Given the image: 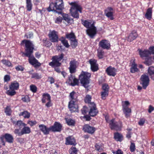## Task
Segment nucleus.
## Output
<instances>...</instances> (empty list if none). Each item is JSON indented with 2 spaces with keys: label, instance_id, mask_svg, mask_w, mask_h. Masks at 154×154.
<instances>
[{
  "label": "nucleus",
  "instance_id": "obj_53",
  "mask_svg": "<svg viewBox=\"0 0 154 154\" xmlns=\"http://www.w3.org/2000/svg\"><path fill=\"white\" fill-rule=\"evenodd\" d=\"M22 99L23 101L26 102H29L30 100L29 97L27 95L23 97Z\"/></svg>",
  "mask_w": 154,
  "mask_h": 154
},
{
  "label": "nucleus",
  "instance_id": "obj_25",
  "mask_svg": "<svg viewBox=\"0 0 154 154\" xmlns=\"http://www.w3.org/2000/svg\"><path fill=\"white\" fill-rule=\"evenodd\" d=\"M66 144L67 145H75L76 144V143L74 137H69L66 138Z\"/></svg>",
  "mask_w": 154,
  "mask_h": 154
},
{
  "label": "nucleus",
  "instance_id": "obj_43",
  "mask_svg": "<svg viewBox=\"0 0 154 154\" xmlns=\"http://www.w3.org/2000/svg\"><path fill=\"white\" fill-rule=\"evenodd\" d=\"M122 108H128L130 105V103L128 101H122Z\"/></svg>",
  "mask_w": 154,
  "mask_h": 154
},
{
  "label": "nucleus",
  "instance_id": "obj_7",
  "mask_svg": "<svg viewBox=\"0 0 154 154\" xmlns=\"http://www.w3.org/2000/svg\"><path fill=\"white\" fill-rule=\"evenodd\" d=\"M64 54H61L58 56H56L52 58V61L49 63L50 66L52 67L59 66L61 63L59 61H61L63 58Z\"/></svg>",
  "mask_w": 154,
  "mask_h": 154
},
{
  "label": "nucleus",
  "instance_id": "obj_61",
  "mask_svg": "<svg viewBox=\"0 0 154 154\" xmlns=\"http://www.w3.org/2000/svg\"><path fill=\"white\" fill-rule=\"evenodd\" d=\"M154 110V107L151 105H149L148 109V112L149 113H151L152 111Z\"/></svg>",
  "mask_w": 154,
  "mask_h": 154
},
{
  "label": "nucleus",
  "instance_id": "obj_27",
  "mask_svg": "<svg viewBox=\"0 0 154 154\" xmlns=\"http://www.w3.org/2000/svg\"><path fill=\"white\" fill-rule=\"evenodd\" d=\"M138 51L140 56L142 58L147 57L149 55L148 50L139 49Z\"/></svg>",
  "mask_w": 154,
  "mask_h": 154
},
{
  "label": "nucleus",
  "instance_id": "obj_64",
  "mask_svg": "<svg viewBox=\"0 0 154 154\" xmlns=\"http://www.w3.org/2000/svg\"><path fill=\"white\" fill-rule=\"evenodd\" d=\"M33 35V34L32 33H29L26 34L25 36L27 38H30L32 37Z\"/></svg>",
  "mask_w": 154,
  "mask_h": 154
},
{
  "label": "nucleus",
  "instance_id": "obj_35",
  "mask_svg": "<svg viewBox=\"0 0 154 154\" xmlns=\"http://www.w3.org/2000/svg\"><path fill=\"white\" fill-rule=\"evenodd\" d=\"M77 94L75 92L72 91L70 94V100L77 101Z\"/></svg>",
  "mask_w": 154,
  "mask_h": 154
},
{
  "label": "nucleus",
  "instance_id": "obj_47",
  "mask_svg": "<svg viewBox=\"0 0 154 154\" xmlns=\"http://www.w3.org/2000/svg\"><path fill=\"white\" fill-rule=\"evenodd\" d=\"M104 54V52L102 50L98 51L97 55L99 58L102 59L103 58Z\"/></svg>",
  "mask_w": 154,
  "mask_h": 154
},
{
  "label": "nucleus",
  "instance_id": "obj_37",
  "mask_svg": "<svg viewBox=\"0 0 154 154\" xmlns=\"http://www.w3.org/2000/svg\"><path fill=\"white\" fill-rule=\"evenodd\" d=\"M66 38L70 40L74 39L75 38V36L74 33L71 32L69 33H67L66 34Z\"/></svg>",
  "mask_w": 154,
  "mask_h": 154
},
{
  "label": "nucleus",
  "instance_id": "obj_32",
  "mask_svg": "<svg viewBox=\"0 0 154 154\" xmlns=\"http://www.w3.org/2000/svg\"><path fill=\"white\" fill-rule=\"evenodd\" d=\"M114 137L115 139L117 141H121L123 140L122 135L118 133H116L114 134Z\"/></svg>",
  "mask_w": 154,
  "mask_h": 154
},
{
  "label": "nucleus",
  "instance_id": "obj_29",
  "mask_svg": "<svg viewBox=\"0 0 154 154\" xmlns=\"http://www.w3.org/2000/svg\"><path fill=\"white\" fill-rule=\"evenodd\" d=\"M19 87L18 83L16 81H14L11 83L10 86V90H16L18 89Z\"/></svg>",
  "mask_w": 154,
  "mask_h": 154
},
{
  "label": "nucleus",
  "instance_id": "obj_54",
  "mask_svg": "<svg viewBox=\"0 0 154 154\" xmlns=\"http://www.w3.org/2000/svg\"><path fill=\"white\" fill-rule=\"evenodd\" d=\"M27 124H29L30 126L32 127L37 124V122L35 121L29 120L27 122Z\"/></svg>",
  "mask_w": 154,
  "mask_h": 154
},
{
  "label": "nucleus",
  "instance_id": "obj_30",
  "mask_svg": "<svg viewBox=\"0 0 154 154\" xmlns=\"http://www.w3.org/2000/svg\"><path fill=\"white\" fill-rule=\"evenodd\" d=\"M42 96V101L43 103H45L47 101L51 100V97L50 95L48 93L43 94Z\"/></svg>",
  "mask_w": 154,
  "mask_h": 154
},
{
  "label": "nucleus",
  "instance_id": "obj_24",
  "mask_svg": "<svg viewBox=\"0 0 154 154\" xmlns=\"http://www.w3.org/2000/svg\"><path fill=\"white\" fill-rule=\"evenodd\" d=\"M58 14H62L63 20L68 23H71L73 22V19L70 18L68 14L62 13L61 12H59Z\"/></svg>",
  "mask_w": 154,
  "mask_h": 154
},
{
  "label": "nucleus",
  "instance_id": "obj_44",
  "mask_svg": "<svg viewBox=\"0 0 154 154\" xmlns=\"http://www.w3.org/2000/svg\"><path fill=\"white\" fill-rule=\"evenodd\" d=\"M91 97L89 95H87L86 97L85 98V101L86 103H89V105L90 103H91Z\"/></svg>",
  "mask_w": 154,
  "mask_h": 154
},
{
  "label": "nucleus",
  "instance_id": "obj_15",
  "mask_svg": "<svg viewBox=\"0 0 154 154\" xmlns=\"http://www.w3.org/2000/svg\"><path fill=\"white\" fill-rule=\"evenodd\" d=\"M66 83L70 85L74 86L78 85L79 81L75 78L74 76L70 75L68 79L66 81Z\"/></svg>",
  "mask_w": 154,
  "mask_h": 154
},
{
  "label": "nucleus",
  "instance_id": "obj_62",
  "mask_svg": "<svg viewBox=\"0 0 154 154\" xmlns=\"http://www.w3.org/2000/svg\"><path fill=\"white\" fill-rule=\"evenodd\" d=\"M16 69L17 71H23L24 70V68L21 66H17Z\"/></svg>",
  "mask_w": 154,
  "mask_h": 154
},
{
  "label": "nucleus",
  "instance_id": "obj_4",
  "mask_svg": "<svg viewBox=\"0 0 154 154\" xmlns=\"http://www.w3.org/2000/svg\"><path fill=\"white\" fill-rule=\"evenodd\" d=\"M25 44L26 48L25 50L26 53L24 54L25 55L29 54H32L34 48V45L31 42L26 40H24L22 41V44Z\"/></svg>",
  "mask_w": 154,
  "mask_h": 154
},
{
  "label": "nucleus",
  "instance_id": "obj_18",
  "mask_svg": "<svg viewBox=\"0 0 154 154\" xmlns=\"http://www.w3.org/2000/svg\"><path fill=\"white\" fill-rule=\"evenodd\" d=\"M106 72L108 75L114 77L116 74L117 69L114 67L109 66L106 69Z\"/></svg>",
  "mask_w": 154,
  "mask_h": 154
},
{
  "label": "nucleus",
  "instance_id": "obj_57",
  "mask_svg": "<svg viewBox=\"0 0 154 154\" xmlns=\"http://www.w3.org/2000/svg\"><path fill=\"white\" fill-rule=\"evenodd\" d=\"M130 151L131 152H134L135 149V144L134 143H131L130 148Z\"/></svg>",
  "mask_w": 154,
  "mask_h": 154
},
{
  "label": "nucleus",
  "instance_id": "obj_48",
  "mask_svg": "<svg viewBox=\"0 0 154 154\" xmlns=\"http://www.w3.org/2000/svg\"><path fill=\"white\" fill-rule=\"evenodd\" d=\"M148 72L150 75L154 74V67L151 66L149 67L148 69Z\"/></svg>",
  "mask_w": 154,
  "mask_h": 154
},
{
  "label": "nucleus",
  "instance_id": "obj_33",
  "mask_svg": "<svg viewBox=\"0 0 154 154\" xmlns=\"http://www.w3.org/2000/svg\"><path fill=\"white\" fill-rule=\"evenodd\" d=\"M30 113L27 111H24L20 113L19 114L20 116H22L25 119H28L30 116Z\"/></svg>",
  "mask_w": 154,
  "mask_h": 154
},
{
  "label": "nucleus",
  "instance_id": "obj_9",
  "mask_svg": "<svg viewBox=\"0 0 154 154\" xmlns=\"http://www.w3.org/2000/svg\"><path fill=\"white\" fill-rule=\"evenodd\" d=\"M25 56L29 57V63L32 65L34 66L35 67L39 66L41 65L40 63L38 62L36 60L32 54H28Z\"/></svg>",
  "mask_w": 154,
  "mask_h": 154
},
{
  "label": "nucleus",
  "instance_id": "obj_6",
  "mask_svg": "<svg viewBox=\"0 0 154 154\" xmlns=\"http://www.w3.org/2000/svg\"><path fill=\"white\" fill-rule=\"evenodd\" d=\"M105 119L106 122L109 123L112 129H115L117 131L121 130L122 126L121 122H116L115 121L114 119H113L111 121H109L108 117L107 116L105 117Z\"/></svg>",
  "mask_w": 154,
  "mask_h": 154
},
{
  "label": "nucleus",
  "instance_id": "obj_58",
  "mask_svg": "<svg viewBox=\"0 0 154 154\" xmlns=\"http://www.w3.org/2000/svg\"><path fill=\"white\" fill-rule=\"evenodd\" d=\"M31 77L32 78H35L36 79H39L41 78L40 76L36 73L32 74Z\"/></svg>",
  "mask_w": 154,
  "mask_h": 154
},
{
  "label": "nucleus",
  "instance_id": "obj_51",
  "mask_svg": "<svg viewBox=\"0 0 154 154\" xmlns=\"http://www.w3.org/2000/svg\"><path fill=\"white\" fill-rule=\"evenodd\" d=\"M3 64L8 66H11V63L9 61L5 60H3L2 61Z\"/></svg>",
  "mask_w": 154,
  "mask_h": 154
},
{
  "label": "nucleus",
  "instance_id": "obj_41",
  "mask_svg": "<svg viewBox=\"0 0 154 154\" xmlns=\"http://www.w3.org/2000/svg\"><path fill=\"white\" fill-rule=\"evenodd\" d=\"M12 111L11 110L10 107L9 106H7L5 108V112L6 115L8 116L11 115Z\"/></svg>",
  "mask_w": 154,
  "mask_h": 154
},
{
  "label": "nucleus",
  "instance_id": "obj_13",
  "mask_svg": "<svg viewBox=\"0 0 154 154\" xmlns=\"http://www.w3.org/2000/svg\"><path fill=\"white\" fill-rule=\"evenodd\" d=\"M89 106L90 108V111L89 112V115L92 116L96 115L98 113V111L96 107L95 104L94 103H90Z\"/></svg>",
  "mask_w": 154,
  "mask_h": 154
},
{
  "label": "nucleus",
  "instance_id": "obj_56",
  "mask_svg": "<svg viewBox=\"0 0 154 154\" xmlns=\"http://www.w3.org/2000/svg\"><path fill=\"white\" fill-rule=\"evenodd\" d=\"M4 79L5 82H7L10 81V77L8 75H6L4 77Z\"/></svg>",
  "mask_w": 154,
  "mask_h": 154
},
{
  "label": "nucleus",
  "instance_id": "obj_28",
  "mask_svg": "<svg viewBox=\"0 0 154 154\" xmlns=\"http://www.w3.org/2000/svg\"><path fill=\"white\" fill-rule=\"evenodd\" d=\"M130 72L132 73H134L138 71V69L137 68V65L135 63L134 60L131 65V67L130 69Z\"/></svg>",
  "mask_w": 154,
  "mask_h": 154
},
{
  "label": "nucleus",
  "instance_id": "obj_36",
  "mask_svg": "<svg viewBox=\"0 0 154 154\" xmlns=\"http://www.w3.org/2000/svg\"><path fill=\"white\" fill-rule=\"evenodd\" d=\"M26 8L28 11H30L32 9V5L31 3V0H26Z\"/></svg>",
  "mask_w": 154,
  "mask_h": 154
},
{
  "label": "nucleus",
  "instance_id": "obj_34",
  "mask_svg": "<svg viewBox=\"0 0 154 154\" xmlns=\"http://www.w3.org/2000/svg\"><path fill=\"white\" fill-rule=\"evenodd\" d=\"M152 9L151 8H149L145 15V17L148 19L150 20L152 17Z\"/></svg>",
  "mask_w": 154,
  "mask_h": 154
},
{
  "label": "nucleus",
  "instance_id": "obj_49",
  "mask_svg": "<svg viewBox=\"0 0 154 154\" xmlns=\"http://www.w3.org/2000/svg\"><path fill=\"white\" fill-rule=\"evenodd\" d=\"M30 90L33 93H35L37 91V88L34 85H32L30 86Z\"/></svg>",
  "mask_w": 154,
  "mask_h": 154
},
{
  "label": "nucleus",
  "instance_id": "obj_50",
  "mask_svg": "<svg viewBox=\"0 0 154 154\" xmlns=\"http://www.w3.org/2000/svg\"><path fill=\"white\" fill-rule=\"evenodd\" d=\"M61 41L62 43L65 47L66 48L69 47V45L68 42L66 40L63 38V39L61 40Z\"/></svg>",
  "mask_w": 154,
  "mask_h": 154
},
{
  "label": "nucleus",
  "instance_id": "obj_60",
  "mask_svg": "<svg viewBox=\"0 0 154 154\" xmlns=\"http://www.w3.org/2000/svg\"><path fill=\"white\" fill-rule=\"evenodd\" d=\"M112 152L113 154H123V152L120 149H119L116 152L113 151Z\"/></svg>",
  "mask_w": 154,
  "mask_h": 154
},
{
  "label": "nucleus",
  "instance_id": "obj_42",
  "mask_svg": "<svg viewBox=\"0 0 154 154\" xmlns=\"http://www.w3.org/2000/svg\"><path fill=\"white\" fill-rule=\"evenodd\" d=\"M109 91H102L101 92V98L103 99H105L106 97H107Z\"/></svg>",
  "mask_w": 154,
  "mask_h": 154
},
{
  "label": "nucleus",
  "instance_id": "obj_26",
  "mask_svg": "<svg viewBox=\"0 0 154 154\" xmlns=\"http://www.w3.org/2000/svg\"><path fill=\"white\" fill-rule=\"evenodd\" d=\"M137 36L138 35L136 32L135 31H133L129 35L128 38V40L130 42H131L135 39Z\"/></svg>",
  "mask_w": 154,
  "mask_h": 154
},
{
  "label": "nucleus",
  "instance_id": "obj_2",
  "mask_svg": "<svg viewBox=\"0 0 154 154\" xmlns=\"http://www.w3.org/2000/svg\"><path fill=\"white\" fill-rule=\"evenodd\" d=\"M82 24L86 28L87 34L91 38H93L96 33V28L94 25V22L90 20H85L82 21Z\"/></svg>",
  "mask_w": 154,
  "mask_h": 154
},
{
  "label": "nucleus",
  "instance_id": "obj_17",
  "mask_svg": "<svg viewBox=\"0 0 154 154\" xmlns=\"http://www.w3.org/2000/svg\"><path fill=\"white\" fill-rule=\"evenodd\" d=\"M99 45L102 48L106 50L109 49L110 47L109 42L106 40H101L99 43Z\"/></svg>",
  "mask_w": 154,
  "mask_h": 154
},
{
  "label": "nucleus",
  "instance_id": "obj_55",
  "mask_svg": "<svg viewBox=\"0 0 154 154\" xmlns=\"http://www.w3.org/2000/svg\"><path fill=\"white\" fill-rule=\"evenodd\" d=\"M151 59L150 57L148 58V60H146L144 62V63L148 66L150 65L152 63Z\"/></svg>",
  "mask_w": 154,
  "mask_h": 154
},
{
  "label": "nucleus",
  "instance_id": "obj_14",
  "mask_svg": "<svg viewBox=\"0 0 154 154\" xmlns=\"http://www.w3.org/2000/svg\"><path fill=\"white\" fill-rule=\"evenodd\" d=\"M77 101L70 100L68 107L71 112H77L78 106L76 103Z\"/></svg>",
  "mask_w": 154,
  "mask_h": 154
},
{
  "label": "nucleus",
  "instance_id": "obj_8",
  "mask_svg": "<svg viewBox=\"0 0 154 154\" xmlns=\"http://www.w3.org/2000/svg\"><path fill=\"white\" fill-rule=\"evenodd\" d=\"M149 79L148 76L145 75H142L140 78V83L143 88L145 89L149 83Z\"/></svg>",
  "mask_w": 154,
  "mask_h": 154
},
{
  "label": "nucleus",
  "instance_id": "obj_22",
  "mask_svg": "<svg viewBox=\"0 0 154 154\" xmlns=\"http://www.w3.org/2000/svg\"><path fill=\"white\" fill-rule=\"evenodd\" d=\"M38 127L40 130L45 135L48 134L49 132L51 131L50 127L49 128H48L43 124L39 125Z\"/></svg>",
  "mask_w": 154,
  "mask_h": 154
},
{
  "label": "nucleus",
  "instance_id": "obj_59",
  "mask_svg": "<svg viewBox=\"0 0 154 154\" xmlns=\"http://www.w3.org/2000/svg\"><path fill=\"white\" fill-rule=\"evenodd\" d=\"M148 51L149 52V55L154 54V47L151 46L150 47Z\"/></svg>",
  "mask_w": 154,
  "mask_h": 154
},
{
  "label": "nucleus",
  "instance_id": "obj_31",
  "mask_svg": "<svg viewBox=\"0 0 154 154\" xmlns=\"http://www.w3.org/2000/svg\"><path fill=\"white\" fill-rule=\"evenodd\" d=\"M123 111L126 118L129 117L131 115V109L129 108H123Z\"/></svg>",
  "mask_w": 154,
  "mask_h": 154
},
{
  "label": "nucleus",
  "instance_id": "obj_16",
  "mask_svg": "<svg viewBox=\"0 0 154 154\" xmlns=\"http://www.w3.org/2000/svg\"><path fill=\"white\" fill-rule=\"evenodd\" d=\"M62 125L58 122H55L54 125L50 127L51 131L53 132H60L61 130Z\"/></svg>",
  "mask_w": 154,
  "mask_h": 154
},
{
  "label": "nucleus",
  "instance_id": "obj_52",
  "mask_svg": "<svg viewBox=\"0 0 154 154\" xmlns=\"http://www.w3.org/2000/svg\"><path fill=\"white\" fill-rule=\"evenodd\" d=\"M14 90H8L7 91V94L11 96H13L16 94V92Z\"/></svg>",
  "mask_w": 154,
  "mask_h": 154
},
{
  "label": "nucleus",
  "instance_id": "obj_5",
  "mask_svg": "<svg viewBox=\"0 0 154 154\" xmlns=\"http://www.w3.org/2000/svg\"><path fill=\"white\" fill-rule=\"evenodd\" d=\"M91 76L90 73L83 71H82L80 75L79 79H80L81 82L85 87L89 83V79Z\"/></svg>",
  "mask_w": 154,
  "mask_h": 154
},
{
  "label": "nucleus",
  "instance_id": "obj_39",
  "mask_svg": "<svg viewBox=\"0 0 154 154\" xmlns=\"http://www.w3.org/2000/svg\"><path fill=\"white\" fill-rule=\"evenodd\" d=\"M71 45L73 48H75L77 46L78 42L75 38L70 40Z\"/></svg>",
  "mask_w": 154,
  "mask_h": 154
},
{
  "label": "nucleus",
  "instance_id": "obj_40",
  "mask_svg": "<svg viewBox=\"0 0 154 154\" xmlns=\"http://www.w3.org/2000/svg\"><path fill=\"white\" fill-rule=\"evenodd\" d=\"M102 91H109V87L108 85L106 83L103 84L102 86Z\"/></svg>",
  "mask_w": 154,
  "mask_h": 154
},
{
  "label": "nucleus",
  "instance_id": "obj_23",
  "mask_svg": "<svg viewBox=\"0 0 154 154\" xmlns=\"http://www.w3.org/2000/svg\"><path fill=\"white\" fill-rule=\"evenodd\" d=\"M91 65V69L93 72L97 71L98 69V65L96 63V61L95 60H89Z\"/></svg>",
  "mask_w": 154,
  "mask_h": 154
},
{
  "label": "nucleus",
  "instance_id": "obj_20",
  "mask_svg": "<svg viewBox=\"0 0 154 154\" xmlns=\"http://www.w3.org/2000/svg\"><path fill=\"white\" fill-rule=\"evenodd\" d=\"M49 36L51 41L52 42H56L58 41V36L57 32L54 31L50 32Z\"/></svg>",
  "mask_w": 154,
  "mask_h": 154
},
{
  "label": "nucleus",
  "instance_id": "obj_45",
  "mask_svg": "<svg viewBox=\"0 0 154 154\" xmlns=\"http://www.w3.org/2000/svg\"><path fill=\"white\" fill-rule=\"evenodd\" d=\"M77 150L75 147H72L69 150L70 154H77Z\"/></svg>",
  "mask_w": 154,
  "mask_h": 154
},
{
  "label": "nucleus",
  "instance_id": "obj_46",
  "mask_svg": "<svg viewBox=\"0 0 154 154\" xmlns=\"http://www.w3.org/2000/svg\"><path fill=\"white\" fill-rule=\"evenodd\" d=\"M62 19H63L62 17H61L59 16L58 17H57L54 20L55 23H56L59 24L61 23Z\"/></svg>",
  "mask_w": 154,
  "mask_h": 154
},
{
  "label": "nucleus",
  "instance_id": "obj_12",
  "mask_svg": "<svg viewBox=\"0 0 154 154\" xmlns=\"http://www.w3.org/2000/svg\"><path fill=\"white\" fill-rule=\"evenodd\" d=\"M4 138H5L6 141L8 143H12L13 142L14 138L12 136L9 134H6L0 137V140L3 143V145H5L4 141Z\"/></svg>",
  "mask_w": 154,
  "mask_h": 154
},
{
  "label": "nucleus",
  "instance_id": "obj_3",
  "mask_svg": "<svg viewBox=\"0 0 154 154\" xmlns=\"http://www.w3.org/2000/svg\"><path fill=\"white\" fill-rule=\"evenodd\" d=\"M69 4L71 5V7L70 9L71 16L74 18H79V14L78 12L82 13V7L77 2H71L69 3Z\"/></svg>",
  "mask_w": 154,
  "mask_h": 154
},
{
  "label": "nucleus",
  "instance_id": "obj_63",
  "mask_svg": "<svg viewBox=\"0 0 154 154\" xmlns=\"http://www.w3.org/2000/svg\"><path fill=\"white\" fill-rule=\"evenodd\" d=\"M145 122V120L144 119H141L138 122V124L142 126L144 124Z\"/></svg>",
  "mask_w": 154,
  "mask_h": 154
},
{
  "label": "nucleus",
  "instance_id": "obj_19",
  "mask_svg": "<svg viewBox=\"0 0 154 154\" xmlns=\"http://www.w3.org/2000/svg\"><path fill=\"white\" fill-rule=\"evenodd\" d=\"M83 130L85 132L92 134L94 132L96 129L88 125H85L83 127Z\"/></svg>",
  "mask_w": 154,
  "mask_h": 154
},
{
  "label": "nucleus",
  "instance_id": "obj_21",
  "mask_svg": "<svg viewBox=\"0 0 154 154\" xmlns=\"http://www.w3.org/2000/svg\"><path fill=\"white\" fill-rule=\"evenodd\" d=\"M106 17L111 20H113L114 18L113 17V9L111 7L108 8L105 11V13Z\"/></svg>",
  "mask_w": 154,
  "mask_h": 154
},
{
  "label": "nucleus",
  "instance_id": "obj_1",
  "mask_svg": "<svg viewBox=\"0 0 154 154\" xmlns=\"http://www.w3.org/2000/svg\"><path fill=\"white\" fill-rule=\"evenodd\" d=\"M12 123L15 126H18L20 127V126H23V128L21 129L20 131L19 129H15L14 131V133L17 134L19 136H21L25 134H29L31 132L30 128L27 126L26 125L23 123L21 120L15 121H13Z\"/></svg>",
  "mask_w": 154,
  "mask_h": 154
},
{
  "label": "nucleus",
  "instance_id": "obj_11",
  "mask_svg": "<svg viewBox=\"0 0 154 154\" xmlns=\"http://www.w3.org/2000/svg\"><path fill=\"white\" fill-rule=\"evenodd\" d=\"M69 69L70 72L74 73L76 72V69L77 67V62L75 60H71L69 63Z\"/></svg>",
  "mask_w": 154,
  "mask_h": 154
},
{
  "label": "nucleus",
  "instance_id": "obj_38",
  "mask_svg": "<svg viewBox=\"0 0 154 154\" xmlns=\"http://www.w3.org/2000/svg\"><path fill=\"white\" fill-rule=\"evenodd\" d=\"M67 124L69 125H73L74 124V121L70 119L66 118L65 119Z\"/></svg>",
  "mask_w": 154,
  "mask_h": 154
},
{
  "label": "nucleus",
  "instance_id": "obj_10",
  "mask_svg": "<svg viewBox=\"0 0 154 154\" xmlns=\"http://www.w3.org/2000/svg\"><path fill=\"white\" fill-rule=\"evenodd\" d=\"M64 8L63 5L57 4V3L50 4L48 9L49 11H55L56 10H61Z\"/></svg>",
  "mask_w": 154,
  "mask_h": 154
}]
</instances>
